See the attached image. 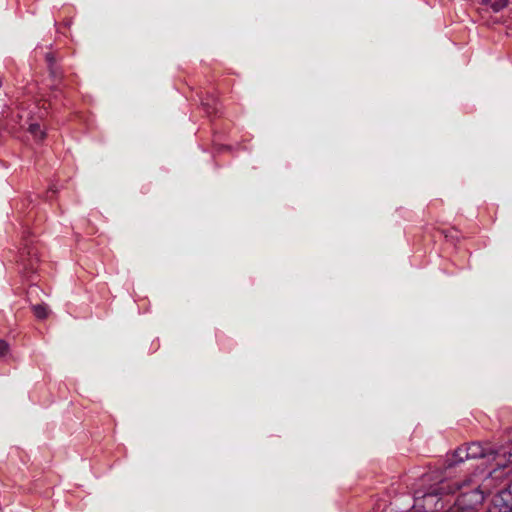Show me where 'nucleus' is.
<instances>
[{
    "label": "nucleus",
    "instance_id": "nucleus-9",
    "mask_svg": "<svg viewBox=\"0 0 512 512\" xmlns=\"http://www.w3.org/2000/svg\"><path fill=\"white\" fill-rule=\"evenodd\" d=\"M201 104L205 109L207 114H215L217 113V102L216 99L212 96H207L206 98L201 100Z\"/></svg>",
    "mask_w": 512,
    "mask_h": 512
},
{
    "label": "nucleus",
    "instance_id": "nucleus-11",
    "mask_svg": "<svg viewBox=\"0 0 512 512\" xmlns=\"http://www.w3.org/2000/svg\"><path fill=\"white\" fill-rule=\"evenodd\" d=\"M509 496H510V491H509V489H508V488H506V489L501 490V491L499 492V494L497 495L496 499H495V503H496L497 505H498L499 500H503V501H505V502H506L505 507H504L505 512H506L507 510H510V509H511V504H509V503H508V501H509V500H508V497H509Z\"/></svg>",
    "mask_w": 512,
    "mask_h": 512
},
{
    "label": "nucleus",
    "instance_id": "nucleus-12",
    "mask_svg": "<svg viewBox=\"0 0 512 512\" xmlns=\"http://www.w3.org/2000/svg\"><path fill=\"white\" fill-rule=\"evenodd\" d=\"M450 503H452V502L450 501ZM444 512H470V510H467V509L465 510V509H463V506H460L458 504H455V502H453V505L449 504L446 507Z\"/></svg>",
    "mask_w": 512,
    "mask_h": 512
},
{
    "label": "nucleus",
    "instance_id": "nucleus-3",
    "mask_svg": "<svg viewBox=\"0 0 512 512\" xmlns=\"http://www.w3.org/2000/svg\"><path fill=\"white\" fill-rule=\"evenodd\" d=\"M19 265L26 276L37 271L39 258L37 248L31 240L25 239L19 251Z\"/></svg>",
    "mask_w": 512,
    "mask_h": 512
},
{
    "label": "nucleus",
    "instance_id": "nucleus-5",
    "mask_svg": "<svg viewBox=\"0 0 512 512\" xmlns=\"http://www.w3.org/2000/svg\"><path fill=\"white\" fill-rule=\"evenodd\" d=\"M17 118H19L20 127L27 129L36 141H42L45 139V130L41 128L39 123L33 121V117L30 112H19L17 114Z\"/></svg>",
    "mask_w": 512,
    "mask_h": 512
},
{
    "label": "nucleus",
    "instance_id": "nucleus-14",
    "mask_svg": "<svg viewBox=\"0 0 512 512\" xmlns=\"http://www.w3.org/2000/svg\"><path fill=\"white\" fill-rule=\"evenodd\" d=\"M506 453H507V455H506L507 464L512 463V448L509 451H506Z\"/></svg>",
    "mask_w": 512,
    "mask_h": 512
},
{
    "label": "nucleus",
    "instance_id": "nucleus-2",
    "mask_svg": "<svg viewBox=\"0 0 512 512\" xmlns=\"http://www.w3.org/2000/svg\"><path fill=\"white\" fill-rule=\"evenodd\" d=\"M466 455L469 459L485 458L489 463H494L497 468L507 466L506 450L495 449L489 443L471 442L465 446Z\"/></svg>",
    "mask_w": 512,
    "mask_h": 512
},
{
    "label": "nucleus",
    "instance_id": "nucleus-1",
    "mask_svg": "<svg viewBox=\"0 0 512 512\" xmlns=\"http://www.w3.org/2000/svg\"><path fill=\"white\" fill-rule=\"evenodd\" d=\"M421 486L414 491V508L424 512H444L450 504V494L468 485L447 479L442 471L424 474Z\"/></svg>",
    "mask_w": 512,
    "mask_h": 512
},
{
    "label": "nucleus",
    "instance_id": "nucleus-10",
    "mask_svg": "<svg viewBox=\"0 0 512 512\" xmlns=\"http://www.w3.org/2000/svg\"><path fill=\"white\" fill-rule=\"evenodd\" d=\"M32 311L34 315L40 320L46 319L50 312L47 305L45 304L32 305Z\"/></svg>",
    "mask_w": 512,
    "mask_h": 512
},
{
    "label": "nucleus",
    "instance_id": "nucleus-4",
    "mask_svg": "<svg viewBox=\"0 0 512 512\" xmlns=\"http://www.w3.org/2000/svg\"><path fill=\"white\" fill-rule=\"evenodd\" d=\"M484 501V494L478 487L472 488L470 491L462 492L454 501L455 504L463 506V509L475 512Z\"/></svg>",
    "mask_w": 512,
    "mask_h": 512
},
{
    "label": "nucleus",
    "instance_id": "nucleus-15",
    "mask_svg": "<svg viewBox=\"0 0 512 512\" xmlns=\"http://www.w3.org/2000/svg\"><path fill=\"white\" fill-rule=\"evenodd\" d=\"M28 201H29V202H32V198H31V196H29V197H28Z\"/></svg>",
    "mask_w": 512,
    "mask_h": 512
},
{
    "label": "nucleus",
    "instance_id": "nucleus-13",
    "mask_svg": "<svg viewBox=\"0 0 512 512\" xmlns=\"http://www.w3.org/2000/svg\"><path fill=\"white\" fill-rule=\"evenodd\" d=\"M9 351V345L6 341L0 340V357L5 356Z\"/></svg>",
    "mask_w": 512,
    "mask_h": 512
},
{
    "label": "nucleus",
    "instance_id": "nucleus-6",
    "mask_svg": "<svg viewBox=\"0 0 512 512\" xmlns=\"http://www.w3.org/2000/svg\"><path fill=\"white\" fill-rule=\"evenodd\" d=\"M466 455V449L465 447H459L457 448L452 456L446 461L445 469H450L453 466L460 464L464 462L466 459H469L468 457H465Z\"/></svg>",
    "mask_w": 512,
    "mask_h": 512
},
{
    "label": "nucleus",
    "instance_id": "nucleus-7",
    "mask_svg": "<svg viewBox=\"0 0 512 512\" xmlns=\"http://www.w3.org/2000/svg\"><path fill=\"white\" fill-rule=\"evenodd\" d=\"M509 0H480V4L497 13L507 7Z\"/></svg>",
    "mask_w": 512,
    "mask_h": 512
},
{
    "label": "nucleus",
    "instance_id": "nucleus-8",
    "mask_svg": "<svg viewBox=\"0 0 512 512\" xmlns=\"http://www.w3.org/2000/svg\"><path fill=\"white\" fill-rule=\"evenodd\" d=\"M45 59H46L47 65H48L50 75L55 79L60 78L61 71L59 70L58 66L56 65V57H55L54 53H52V52L46 53Z\"/></svg>",
    "mask_w": 512,
    "mask_h": 512
}]
</instances>
